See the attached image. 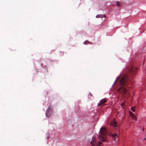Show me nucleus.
Wrapping results in <instances>:
<instances>
[{
  "instance_id": "1",
  "label": "nucleus",
  "mask_w": 146,
  "mask_h": 146,
  "mask_svg": "<svg viewBox=\"0 0 146 146\" xmlns=\"http://www.w3.org/2000/svg\"><path fill=\"white\" fill-rule=\"evenodd\" d=\"M120 84L122 86H126L129 83V79L127 76H125L122 78L120 80Z\"/></svg>"
},
{
  "instance_id": "2",
  "label": "nucleus",
  "mask_w": 146,
  "mask_h": 146,
  "mask_svg": "<svg viewBox=\"0 0 146 146\" xmlns=\"http://www.w3.org/2000/svg\"><path fill=\"white\" fill-rule=\"evenodd\" d=\"M96 138L93 137L90 142V144L92 146H100L102 144L100 141H97Z\"/></svg>"
},
{
  "instance_id": "3",
  "label": "nucleus",
  "mask_w": 146,
  "mask_h": 146,
  "mask_svg": "<svg viewBox=\"0 0 146 146\" xmlns=\"http://www.w3.org/2000/svg\"><path fill=\"white\" fill-rule=\"evenodd\" d=\"M96 138L93 137L90 142V144L92 146H100L102 144L100 141H97Z\"/></svg>"
},
{
  "instance_id": "4",
  "label": "nucleus",
  "mask_w": 146,
  "mask_h": 146,
  "mask_svg": "<svg viewBox=\"0 0 146 146\" xmlns=\"http://www.w3.org/2000/svg\"><path fill=\"white\" fill-rule=\"evenodd\" d=\"M117 92L123 94H125L127 92V89L125 87H122L117 90Z\"/></svg>"
},
{
  "instance_id": "5",
  "label": "nucleus",
  "mask_w": 146,
  "mask_h": 146,
  "mask_svg": "<svg viewBox=\"0 0 146 146\" xmlns=\"http://www.w3.org/2000/svg\"><path fill=\"white\" fill-rule=\"evenodd\" d=\"M100 133L101 135L105 136L107 134V131L105 127H102L100 130Z\"/></svg>"
},
{
  "instance_id": "6",
  "label": "nucleus",
  "mask_w": 146,
  "mask_h": 146,
  "mask_svg": "<svg viewBox=\"0 0 146 146\" xmlns=\"http://www.w3.org/2000/svg\"><path fill=\"white\" fill-rule=\"evenodd\" d=\"M137 69V68L132 66L131 68L129 69V71L131 74H134L136 73Z\"/></svg>"
},
{
  "instance_id": "7",
  "label": "nucleus",
  "mask_w": 146,
  "mask_h": 146,
  "mask_svg": "<svg viewBox=\"0 0 146 146\" xmlns=\"http://www.w3.org/2000/svg\"><path fill=\"white\" fill-rule=\"evenodd\" d=\"M52 111L50 107L49 106L47 110V111L46 113V115L47 117H48L50 115V113Z\"/></svg>"
},
{
  "instance_id": "8",
  "label": "nucleus",
  "mask_w": 146,
  "mask_h": 146,
  "mask_svg": "<svg viewBox=\"0 0 146 146\" xmlns=\"http://www.w3.org/2000/svg\"><path fill=\"white\" fill-rule=\"evenodd\" d=\"M106 102V99H102L100 102L98 104V106H102L101 107H102V106L104 105V103H105Z\"/></svg>"
},
{
  "instance_id": "9",
  "label": "nucleus",
  "mask_w": 146,
  "mask_h": 146,
  "mask_svg": "<svg viewBox=\"0 0 146 146\" xmlns=\"http://www.w3.org/2000/svg\"><path fill=\"white\" fill-rule=\"evenodd\" d=\"M129 115L131 117L133 120H135V121H137V119L135 115L131 111L129 112Z\"/></svg>"
},
{
  "instance_id": "10",
  "label": "nucleus",
  "mask_w": 146,
  "mask_h": 146,
  "mask_svg": "<svg viewBox=\"0 0 146 146\" xmlns=\"http://www.w3.org/2000/svg\"><path fill=\"white\" fill-rule=\"evenodd\" d=\"M98 138L99 139L101 140L103 142H105L107 141V139L105 137L102 136L100 135L98 137Z\"/></svg>"
},
{
  "instance_id": "11",
  "label": "nucleus",
  "mask_w": 146,
  "mask_h": 146,
  "mask_svg": "<svg viewBox=\"0 0 146 146\" xmlns=\"http://www.w3.org/2000/svg\"><path fill=\"white\" fill-rule=\"evenodd\" d=\"M96 17L97 18L105 17L106 16L105 15L100 14L97 15Z\"/></svg>"
},
{
  "instance_id": "12",
  "label": "nucleus",
  "mask_w": 146,
  "mask_h": 146,
  "mask_svg": "<svg viewBox=\"0 0 146 146\" xmlns=\"http://www.w3.org/2000/svg\"><path fill=\"white\" fill-rule=\"evenodd\" d=\"M111 136L113 138H115L118 135L117 133H115L113 134H111Z\"/></svg>"
},
{
  "instance_id": "13",
  "label": "nucleus",
  "mask_w": 146,
  "mask_h": 146,
  "mask_svg": "<svg viewBox=\"0 0 146 146\" xmlns=\"http://www.w3.org/2000/svg\"><path fill=\"white\" fill-rule=\"evenodd\" d=\"M84 43L85 44H91V42L87 40H86L84 42Z\"/></svg>"
},
{
  "instance_id": "14",
  "label": "nucleus",
  "mask_w": 146,
  "mask_h": 146,
  "mask_svg": "<svg viewBox=\"0 0 146 146\" xmlns=\"http://www.w3.org/2000/svg\"><path fill=\"white\" fill-rule=\"evenodd\" d=\"M115 3H116V5L117 6H121L120 4L119 3V2L117 1L115 2Z\"/></svg>"
},
{
  "instance_id": "15",
  "label": "nucleus",
  "mask_w": 146,
  "mask_h": 146,
  "mask_svg": "<svg viewBox=\"0 0 146 146\" xmlns=\"http://www.w3.org/2000/svg\"><path fill=\"white\" fill-rule=\"evenodd\" d=\"M131 109L134 112L135 111V110L134 109V107H131Z\"/></svg>"
},
{
  "instance_id": "16",
  "label": "nucleus",
  "mask_w": 146,
  "mask_h": 146,
  "mask_svg": "<svg viewBox=\"0 0 146 146\" xmlns=\"http://www.w3.org/2000/svg\"><path fill=\"white\" fill-rule=\"evenodd\" d=\"M121 106L122 107H123L124 106V103H122L121 104Z\"/></svg>"
},
{
  "instance_id": "17",
  "label": "nucleus",
  "mask_w": 146,
  "mask_h": 146,
  "mask_svg": "<svg viewBox=\"0 0 146 146\" xmlns=\"http://www.w3.org/2000/svg\"><path fill=\"white\" fill-rule=\"evenodd\" d=\"M146 139V138H145L143 140H145Z\"/></svg>"
},
{
  "instance_id": "18",
  "label": "nucleus",
  "mask_w": 146,
  "mask_h": 146,
  "mask_svg": "<svg viewBox=\"0 0 146 146\" xmlns=\"http://www.w3.org/2000/svg\"><path fill=\"white\" fill-rule=\"evenodd\" d=\"M117 79L115 81L117 80Z\"/></svg>"
}]
</instances>
